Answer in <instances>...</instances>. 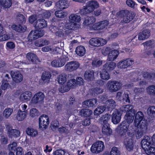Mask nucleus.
Returning a JSON list of instances; mask_svg holds the SVG:
<instances>
[{"instance_id":"7ed1b4c3","label":"nucleus","mask_w":155,"mask_h":155,"mask_svg":"<svg viewBox=\"0 0 155 155\" xmlns=\"http://www.w3.org/2000/svg\"><path fill=\"white\" fill-rule=\"evenodd\" d=\"M95 21V19L94 17H87V19L84 20L83 23L84 25H87V28L91 30H99L100 28L98 22L93 25H91V24L94 22Z\"/></svg>"},{"instance_id":"4c0bfd02","label":"nucleus","mask_w":155,"mask_h":155,"mask_svg":"<svg viewBox=\"0 0 155 155\" xmlns=\"http://www.w3.org/2000/svg\"><path fill=\"white\" fill-rule=\"evenodd\" d=\"M57 81L59 84H64L67 81V75L65 74H59L57 77Z\"/></svg>"},{"instance_id":"4be33fe9","label":"nucleus","mask_w":155,"mask_h":155,"mask_svg":"<svg viewBox=\"0 0 155 155\" xmlns=\"http://www.w3.org/2000/svg\"><path fill=\"white\" fill-rule=\"evenodd\" d=\"M144 115L143 113L141 111L138 112L135 114V118L134 120V124H135V126H138L141 121H145L143 120V119Z\"/></svg>"},{"instance_id":"a211bd4d","label":"nucleus","mask_w":155,"mask_h":155,"mask_svg":"<svg viewBox=\"0 0 155 155\" xmlns=\"http://www.w3.org/2000/svg\"><path fill=\"white\" fill-rule=\"evenodd\" d=\"M86 5L88 12H92L94 10L98 8L100 5L99 3L96 0H92L88 2Z\"/></svg>"},{"instance_id":"a18cd8bd","label":"nucleus","mask_w":155,"mask_h":155,"mask_svg":"<svg viewBox=\"0 0 155 155\" xmlns=\"http://www.w3.org/2000/svg\"><path fill=\"white\" fill-rule=\"evenodd\" d=\"M97 102V101L96 99H92L84 101V104L89 107H91L96 104Z\"/></svg>"},{"instance_id":"c03bdc74","label":"nucleus","mask_w":155,"mask_h":155,"mask_svg":"<svg viewBox=\"0 0 155 155\" xmlns=\"http://www.w3.org/2000/svg\"><path fill=\"white\" fill-rule=\"evenodd\" d=\"M105 110V107L103 106H101L97 108L94 110V115H98L101 114Z\"/></svg>"},{"instance_id":"49530a36","label":"nucleus","mask_w":155,"mask_h":155,"mask_svg":"<svg viewBox=\"0 0 155 155\" xmlns=\"http://www.w3.org/2000/svg\"><path fill=\"white\" fill-rule=\"evenodd\" d=\"M55 15L56 17L59 18H64L66 17L67 13L66 12L58 10L55 11Z\"/></svg>"},{"instance_id":"dca6fc26","label":"nucleus","mask_w":155,"mask_h":155,"mask_svg":"<svg viewBox=\"0 0 155 155\" xmlns=\"http://www.w3.org/2000/svg\"><path fill=\"white\" fill-rule=\"evenodd\" d=\"M133 61V60L130 58L122 60L117 63V65L119 68L125 69L132 65Z\"/></svg>"},{"instance_id":"a19ab883","label":"nucleus","mask_w":155,"mask_h":155,"mask_svg":"<svg viewBox=\"0 0 155 155\" xmlns=\"http://www.w3.org/2000/svg\"><path fill=\"white\" fill-rule=\"evenodd\" d=\"M104 67L108 71H111L113 70L116 67V64L113 62H110L107 63Z\"/></svg>"},{"instance_id":"864d4df0","label":"nucleus","mask_w":155,"mask_h":155,"mask_svg":"<svg viewBox=\"0 0 155 155\" xmlns=\"http://www.w3.org/2000/svg\"><path fill=\"white\" fill-rule=\"evenodd\" d=\"M39 114V113L37 110L35 108L31 109L30 111V116L34 118L37 117Z\"/></svg>"},{"instance_id":"20e7f679","label":"nucleus","mask_w":155,"mask_h":155,"mask_svg":"<svg viewBox=\"0 0 155 155\" xmlns=\"http://www.w3.org/2000/svg\"><path fill=\"white\" fill-rule=\"evenodd\" d=\"M107 89L110 92H116L121 87V83L116 81H109L106 84Z\"/></svg>"},{"instance_id":"37998d69","label":"nucleus","mask_w":155,"mask_h":155,"mask_svg":"<svg viewBox=\"0 0 155 155\" xmlns=\"http://www.w3.org/2000/svg\"><path fill=\"white\" fill-rule=\"evenodd\" d=\"M12 0H2L1 5L5 8H9L12 5Z\"/></svg>"},{"instance_id":"603ef678","label":"nucleus","mask_w":155,"mask_h":155,"mask_svg":"<svg viewBox=\"0 0 155 155\" xmlns=\"http://www.w3.org/2000/svg\"><path fill=\"white\" fill-rule=\"evenodd\" d=\"M13 111V109L8 108L5 109L3 112V116L6 118H8L11 114Z\"/></svg>"},{"instance_id":"f704fd0d","label":"nucleus","mask_w":155,"mask_h":155,"mask_svg":"<svg viewBox=\"0 0 155 155\" xmlns=\"http://www.w3.org/2000/svg\"><path fill=\"white\" fill-rule=\"evenodd\" d=\"M102 132L103 134L107 135L111 134L112 130L110 128L109 124H103Z\"/></svg>"},{"instance_id":"f3484780","label":"nucleus","mask_w":155,"mask_h":155,"mask_svg":"<svg viewBox=\"0 0 155 155\" xmlns=\"http://www.w3.org/2000/svg\"><path fill=\"white\" fill-rule=\"evenodd\" d=\"M26 58L28 61L25 62L26 64H28L31 63L37 64L39 62L36 55L32 52H28L26 54Z\"/></svg>"},{"instance_id":"bb28decb","label":"nucleus","mask_w":155,"mask_h":155,"mask_svg":"<svg viewBox=\"0 0 155 155\" xmlns=\"http://www.w3.org/2000/svg\"><path fill=\"white\" fill-rule=\"evenodd\" d=\"M51 77L50 73L48 71H45L43 72L41 80L40 82L41 84H43L45 83H48Z\"/></svg>"},{"instance_id":"69168bd1","label":"nucleus","mask_w":155,"mask_h":155,"mask_svg":"<svg viewBox=\"0 0 155 155\" xmlns=\"http://www.w3.org/2000/svg\"><path fill=\"white\" fill-rule=\"evenodd\" d=\"M17 19L20 23H25V18L24 16L21 14H18L17 16Z\"/></svg>"},{"instance_id":"680f3d73","label":"nucleus","mask_w":155,"mask_h":155,"mask_svg":"<svg viewBox=\"0 0 155 155\" xmlns=\"http://www.w3.org/2000/svg\"><path fill=\"white\" fill-rule=\"evenodd\" d=\"M51 125L52 129L54 130L59 127V122L57 120H54L51 123Z\"/></svg>"},{"instance_id":"3c124183","label":"nucleus","mask_w":155,"mask_h":155,"mask_svg":"<svg viewBox=\"0 0 155 155\" xmlns=\"http://www.w3.org/2000/svg\"><path fill=\"white\" fill-rule=\"evenodd\" d=\"M154 147L153 146L144 150L147 155H155V147Z\"/></svg>"},{"instance_id":"f03ea898","label":"nucleus","mask_w":155,"mask_h":155,"mask_svg":"<svg viewBox=\"0 0 155 155\" xmlns=\"http://www.w3.org/2000/svg\"><path fill=\"white\" fill-rule=\"evenodd\" d=\"M104 55H108L107 60L108 61H114L118 57L119 52L116 50L113 49L110 47L104 48L102 51Z\"/></svg>"},{"instance_id":"72a5a7b5","label":"nucleus","mask_w":155,"mask_h":155,"mask_svg":"<svg viewBox=\"0 0 155 155\" xmlns=\"http://www.w3.org/2000/svg\"><path fill=\"white\" fill-rule=\"evenodd\" d=\"M111 117L110 114H105L100 118V121L103 124H108V121L110 120Z\"/></svg>"},{"instance_id":"f257e3e1","label":"nucleus","mask_w":155,"mask_h":155,"mask_svg":"<svg viewBox=\"0 0 155 155\" xmlns=\"http://www.w3.org/2000/svg\"><path fill=\"white\" fill-rule=\"evenodd\" d=\"M125 120L122 122L120 126L121 135L127 132L128 135L130 136H134L137 127L134 122L131 124L134 119L133 115H130V114L126 113L124 117Z\"/></svg>"},{"instance_id":"5fc2aeb1","label":"nucleus","mask_w":155,"mask_h":155,"mask_svg":"<svg viewBox=\"0 0 155 155\" xmlns=\"http://www.w3.org/2000/svg\"><path fill=\"white\" fill-rule=\"evenodd\" d=\"M98 23L100 30L103 29L107 27L109 24V22L107 20H104L99 22Z\"/></svg>"},{"instance_id":"2eb2a0df","label":"nucleus","mask_w":155,"mask_h":155,"mask_svg":"<svg viewBox=\"0 0 155 155\" xmlns=\"http://www.w3.org/2000/svg\"><path fill=\"white\" fill-rule=\"evenodd\" d=\"M121 113L120 110L116 109L113 112L112 114V122L114 124H118L120 121Z\"/></svg>"},{"instance_id":"e2e57ef3","label":"nucleus","mask_w":155,"mask_h":155,"mask_svg":"<svg viewBox=\"0 0 155 155\" xmlns=\"http://www.w3.org/2000/svg\"><path fill=\"white\" fill-rule=\"evenodd\" d=\"M43 13V17L44 18H48L51 15V13L49 10H42Z\"/></svg>"},{"instance_id":"052dcab7","label":"nucleus","mask_w":155,"mask_h":155,"mask_svg":"<svg viewBox=\"0 0 155 155\" xmlns=\"http://www.w3.org/2000/svg\"><path fill=\"white\" fill-rule=\"evenodd\" d=\"M147 113L150 115H155V107L151 106L148 108L147 110Z\"/></svg>"},{"instance_id":"1a4fd4ad","label":"nucleus","mask_w":155,"mask_h":155,"mask_svg":"<svg viewBox=\"0 0 155 155\" xmlns=\"http://www.w3.org/2000/svg\"><path fill=\"white\" fill-rule=\"evenodd\" d=\"M68 60V58L65 56L63 55L57 60H53L51 63V65L54 67H61L63 66Z\"/></svg>"},{"instance_id":"473e14b6","label":"nucleus","mask_w":155,"mask_h":155,"mask_svg":"<svg viewBox=\"0 0 155 155\" xmlns=\"http://www.w3.org/2000/svg\"><path fill=\"white\" fill-rule=\"evenodd\" d=\"M106 106L109 109H112L115 108L116 104L115 101L113 99H109L106 102Z\"/></svg>"},{"instance_id":"ddd939ff","label":"nucleus","mask_w":155,"mask_h":155,"mask_svg":"<svg viewBox=\"0 0 155 155\" xmlns=\"http://www.w3.org/2000/svg\"><path fill=\"white\" fill-rule=\"evenodd\" d=\"M90 45L94 46H99L105 45L107 43L105 40L101 38H93L90 39L89 41Z\"/></svg>"},{"instance_id":"58836bf2","label":"nucleus","mask_w":155,"mask_h":155,"mask_svg":"<svg viewBox=\"0 0 155 155\" xmlns=\"http://www.w3.org/2000/svg\"><path fill=\"white\" fill-rule=\"evenodd\" d=\"M49 44V42L48 41L42 39L38 40L35 42V45L39 47L48 45Z\"/></svg>"},{"instance_id":"cd10ccee","label":"nucleus","mask_w":155,"mask_h":155,"mask_svg":"<svg viewBox=\"0 0 155 155\" xmlns=\"http://www.w3.org/2000/svg\"><path fill=\"white\" fill-rule=\"evenodd\" d=\"M28 111L19 110L16 116V119L19 121L23 120L26 117Z\"/></svg>"},{"instance_id":"e433bc0d","label":"nucleus","mask_w":155,"mask_h":155,"mask_svg":"<svg viewBox=\"0 0 155 155\" xmlns=\"http://www.w3.org/2000/svg\"><path fill=\"white\" fill-rule=\"evenodd\" d=\"M75 51L78 55L80 56H82L85 54L86 50L84 46H80L77 47Z\"/></svg>"},{"instance_id":"6ab92c4d","label":"nucleus","mask_w":155,"mask_h":155,"mask_svg":"<svg viewBox=\"0 0 155 155\" xmlns=\"http://www.w3.org/2000/svg\"><path fill=\"white\" fill-rule=\"evenodd\" d=\"M142 148L144 150L153 146L150 141V138L148 136H145L141 141Z\"/></svg>"},{"instance_id":"2f4dec72","label":"nucleus","mask_w":155,"mask_h":155,"mask_svg":"<svg viewBox=\"0 0 155 155\" xmlns=\"http://www.w3.org/2000/svg\"><path fill=\"white\" fill-rule=\"evenodd\" d=\"M26 131L28 135L32 137H36L38 134L37 130L31 128H28L27 129Z\"/></svg>"},{"instance_id":"b1692460","label":"nucleus","mask_w":155,"mask_h":155,"mask_svg":"<svg viewBox=\"0 0 155 155\" xmlns=\"http://www.w3.org/2000/svg\"><path fill=\"white\" fill-rule=\"evenodd\" d=\"M124 145L127 149L130 151L133 149L134 141L131 138H127L124 141Z\"/></svg>"},{"instance_id":"39448f33","label":"nucleus","mask_w":155,"mask_h":155,"mask_svg":"<svg viewBox=\"0 0 155 155\" xmlns=\"http://www.w3.org/2000/svg\"><path fill=\"white\" fill-rule=\"evenodd\" d=\"M81 20V17L77 13H72L69 17V21L71 23V26L68 28L69 29H73L76 25L77 23H79Z\"/></svg>"},{"instance_id":"de8ad7c7","label":"nucleus","mask_w":155,"mask_h":155,"mask_svg":"<svg viewBox=\"0 0 155 155\" xmlns=\"http://www.w3.org/2000/svg\"><path fill=\"white\" fill-rule=\"evenodd\" d=\"M147 93L150 95L155 96V86L150 85L146 88Z\"/></svg>"},{"instance_id":"338daca9","label":"nucleus","mask_w":155,"mask_h":155,"mask_svg":"<svg viewBox=\"0 0 155 155\" xmlns=\"http://www.w3.org/2000/svg\"><path fill=\"white\" fill-rule=\"evenodd\" d=\"M17 146V144L16 142H13L12 143L9 144L8 147V148L9 150H15Z\"/></svg>"},{"instance_id":"6e6d98bb","label":"nucleus","mask_w":155,"mask_h":155,"mask_svg":"<svg viewBox=\"0 0 155 155\" xmlns=\"http://www.w3.org/2000/svg\"><path fill=\"white\" fill-rule=\"evenodd\" d=\"M110 155H120V151L118 148L115 147H113L111 149Z\"/></svg>"},{"instance_id":"7c9ffc66","label":"nucleus","mask_w":155,"mask_h":155,"mask_svg":"<svg viewBox=\"0 0 155 155\" xmlns=\"http://www.w3.org/2000/svg\"><path fill=\"white\" fill-rule=\"evenodd\" d=\"M133 107L131 105H127L123 106L121 108V110L123 112L130 114V112L134 113L135 110L133 109Z\"/></svg>"},{"instance_id":"9b49d317","label":"nucleus","mask_w":155,"mask_h":155,"mask_svg":"<svg viewBox=\"0 0 155 155\" xmlns=\"http://www.w3.org/2000/svg\"><path fill=\"white\" fill-rule=\"evenodd\" d=\"M8 136L11 138L18 137L20 135V131L16 129H13L11 126L7 125L6 127Z\"/></svg>"},{"instance_id":"09e8293b","label":"nucleus","mask_w":155,"mask_h":155,"mask_svg":"<svg viewBox=\"0 0 155 155\" xmlns=\"http://www.w3.org/2000/svg\"><path fill=\"white\" fill-rule=\"evenodd\" d=\"M100 77L102 79L105 80H108L110 78V75L104 69L101 72Z\"/></svg>"},{"instance_id":"13d9d810","label":"nucleus","mask_w":155,"mask_h":155,"mask_svg":"<svg viewBox=\"0 0 155 155\" xmlns=\"http://www.w3.org/2000/svg\"><path fill=\"white\" fill-rule=\"evenodd\" d=\"M73 71L77 70L80 66V64L76 61L70 62Z\"/></svg>"},{"instance_id":"79ce46f5","label":"nucleus","mask_w":155,"mask_h":155,"mask_svg":"<svg viewBox=\"0 0 155 155\" xmlns=\"http://www.w3.org/2000/svg\"><path fill=\"white\" fill-rule=\"evenodd\" d=\"M94 77V72L92 71L88 70L84 74L85 78L88 80L92 79Z\"/></svg>"},{"instance_id":"c756f323","label":"nucleus","mask_w":155,"mask_h":155,"mask_svg":"<svg viewBox=\"0 0 155 155\" xmlns=\"http://www.w3.org/2000/svg\"><path fill=\"white\" fill-rule=\"evenodd\" d=\"M52 50L53 51L55 52H61L62 51L61 49H60L59 48L57 47L53 49V47L51 46H45L41 48V51L45 52H47Z\"/></svg>"},{"instance_id":"774afa93","label":"nucleus","mask_w":155,"mask_h":155,"mask_svg":"<svg viewBox=\"0 0 155 155\" xmlns=\"http://www.w3.org/2000/svg\"><path fill=\"white\" fill-rule=\"evenodd\" d=\"M102 63V61L100 60H94L92 63V65L94 67H97L101 65Z\"/></svg>"},{"instance_id":"ea45409f","label":"nucleus","mask_w":155,"mask_h":155,"mask_svg":"<svg viewBox=\"0 0 155 155\" xmlns=\"http://www.w3.org/2000/svg\"><path fill=\"white\" fill-rule=\"evenodd\" d=\"M80 114L81 116L84 117H88L93 113L91 110L87 109H83L80 111Z\"/></svg>"},{"instance_id":"412c9836","label":"nucleus","mask_w":155,"mask_h":155,"mask_svg":"<svg viewBox=\"0 0 155 155\" xmlns=\"http://www.w3.org/2000/svg\"><path fill=\"white\" fill-rule=\"evenodd\" d=\"M125 15L123 18L124 22L128 23L131 21L135 16V14L133 12L126 11L125 12Z\"/></svg>"},{"instance_id":"5701e85b","label":"nucleus","mask_w":155,"mask_h":155,"mask_svg":"<svg viewBox=\"0 0 155 155\" xmlns=\"http://www.w3.org/2000/svg\"><path fill=\"white\" fill-rule=\"evenodd\" d=\"M11 76L13 80L16 83L20 82L22 80V75L18 71H12Z\"/></svg>"},{"instance_id":"4468645a","label":"nucleus","mask_w":155,"mask_h":155,"mask_svg":"<svg viewBox=\"0 0 155 155\" xmlns=\"http://www.w3.org/2000/svg\"><path fill=\"white\" fill-rule=\"evenodd\" d=\"M69 6V3L67 0H60L55 4L54 10L64 9Z\"/></svg>"},{"instance_id":"c9c22d12","label":"nucleus","mask_w":155,"mask_h":155,"mask_svg":"<svg viewBox=\"0 0 155 155\" xmlns=\"http://www.w3.org/2000/svg\"><path fill=\"white\" fill-rule=\"evenodd\" d=\"M12 28L13 29L18 32H24L27 29V28L25 26H21L20 25H16L15 24L12 25Z\"/></svg>"},{"instance_id":"423d86ee","label":"nucleus","mask_w":155,"mask_h":155,"mask_svg":"<svg viewBox=\"0 0 155 155\" xmlns=\"http://www.w3.org/2000/svg\"><path fill=\"white\" fill-rule=\"evenodd\" d=\"M104 147V142L101 141H97L92 146L91 150L94 153H98L102 152Z\"/></svg>"},{"instance_id":"6e6552de","label":"nucleus","mask_w":155,"mask_h":155,"mask_svg":"<svg viewBox=\"0 0 155 155\" xmlns=\"http://www.w3.org/2000/svg\"><path fill=\"white\" fill-rule=\"evenodd\" d=\"M44 34L43 31L41 30L32 31L29 34L28 39L29 41H31L42 37Z\"/></svg>"},{"instance_id":"4d7b16f0","label":"nucleus","mask_w":155,"mask_h":155,"mask_svg":"<svg viewBox=\"0 0 155 155\" xmlns=\"http://www.w3.org/2000/svg\"><path fill=\"white\" fill-rule=\"evenodd\" d=\"M76 84V80L75 79H71L68 81L67 82V85L70 89L75 86Z\"/></svg>"},{"instance_id":"c85d7f7f","label":"nucleus","mask_w":155,"mask_h":155,"mask_svg":"<svg viewBox=\"0 0 155 155\" xmlns=\"http://www.w3.org/2000/svg\"><path fill=\"white\" fill-rule=\"evenodd\" d=\"M2 26L0 24V41H3L8 40L9 37L4 31Z\"/></svg>"},{"instance_id":"f8f14e48","label":"nucleus","mask_w":155,"mask_h":155,"mask_svg":"<svg viewBox=\"0 0 155 155\" xmlns=\"http://www.w3.org/2000/svg\"><path fill=\"white\" fill-rule=\"evenodd\" d=\"M45 97L44 94L41 92H39L36 93L32 98L31 103L35 104L37 103L42 102Z\"/></svg>"},{"instance_id":"aec40b11","label":"nucleus","mask_w":155,"mask_h":155,"mask_svg":"<svg viewBox=\"0 0 155 155\" xmlns=\"http://www.w3.org/2000/svg\"><path fill=\"white\" fill-rule=\"evenodd\" d=\"M32 96V93L30 91H26L21 94L19 99L21 101L27 102L29 101Z\"/></svg>"},{"instance_id":"0eeeda50","label":"nucleus","mask_w":155,"mask_h":155,"mask_svg":"<svg viewBox=\"0 0 155 155\" xmlns=\"http://www.w3.org/2000/svg\"><path fill=\"white\" fill-rule=\"evenodd\" d=\"M146 129V122L144 121L140 123L139 127H137L134 135L135 134L136 137L140 138L143 136L144 132Z\"/></svg>"},{"instance_id":"8fccbe9b","label":"nucleus","mask_w":155,"mask_h":155,"mask_svg":"<svg viewBox=\"0 0 155 155\" xmlns=\"http://www.w3.org/2000/svg\"><path fill=\"white\" fill-rule=\"evenodd\" d=\"M2 90L5 91L8 89L10 87V85L7 80L4 79L3 80L1 85Z\"/></svg>"},{"instance_id":"393cba45","label":"nucleus","mask_w":155,"mask_h":155,"mask_svg":"<svg viewBox=\"0 0 155 155\" xmlns=\"http://www.w3.org/2000/svg\"><path fill=\"white\" fill-rule=\"evenodd\" d=\"M34 25L36 28H42L47 26V22L43 19H38Z\"/></svg>"},{"instance_id":"0e129e2a","label":"nucleus","mask_w":155,"mask_h":155,"mask_svg":"<svg viewBox=\"0 0 155 155\" xmlns=\"http://www.w3.org/2000/svg\"><path fill=\"white\" fill-rule=\"evenodd\" d=\"M92 91V93L94 94V95L101 94L103 92V90L101 88L97 87L93 89Z\"/></svg>"},{"instance_id":"9d476101","label":"nucleus","mask_w":155,"mask_h":155,"mask_svg":"<svg viewBox=\"0 0 155 155\" xmlns=\"http://www.w3.org/2000/svg\"><path fill=\"white\" fill-rule=\"evenodd\" d=\"M39 127L42 128H46L49 123V118L46 114L41 115L39 118Z\"/></svg>"},{"instance_id":"a878e982","label":"nucleus","mask_w":155,"mask_h":155,"mask_svg":"<svg viewBox=\"0 0 155 155\" xmlns=\"http://www.w3.org/2000/svg\"><path fill=\"white\" fill-rule=\"evenodd\" d=\"M150 31L149 30H144L142 32L139 34L138 39L140 40H142L148 38L150 35Z\"/></svg>"},{"instance_id":"bf43d9fd","label":"nucleus","mask_w":155,"mask_h":155,"mask_svg":"<svg viewBox=\"0 0 155 155\" xmlns=\"http://www.w3.org/2000/svg\"><path fill=\"white\" fill-rule=\"evenodd\" d=\"M70 89L67 84L66 85L61 86L58 88L59 91L61 93H64L67 92Z\"/></svg>"}]
</instances>
